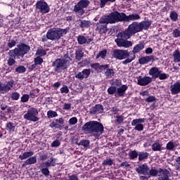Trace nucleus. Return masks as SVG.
Wrapping results in <instances>:
<instances>
[{
  "instance_id": "2f4dec72",
  "label": "nucleus",
  "mask_w": 180,
  "mask_h": 180,
  "mask_svg": "<svg viewBox=\"0 0 180 180\" xmlns=\"http://www.w3.org/2000/svg\"><path fill=\"white\" fill-rule=\"evenodd\" d=\"M55 165H56V162L52 163L49 161H46V162H43L40 165V168H49V167H54Z\"/></svg>"
},
{
  "instance_id": "13d9d810",
  "label": "nucleus",
  "mask_w": 180,
  "mask_h": 180,
  "mask_svg": "<svg viewBox=\"0 0 180 180\" xmlns=\"http://www.w3.org/2000/svg\"><path fill=\"white\" fill-rule=\"evenodd\" d=\"M103 165H113V160L110 158H107L103 161Z\"/></svg>"
},
{
  "instance_id": "dca6fc26",
  "label": "nucleus",
  "mask_w": 180,
  "mask_h": 180,
  "mask_svg": "<svg viewBox=\"0 0 180 180\" xmlns=\"http://www.w3.org/2000/svg\"><path fill=\"white\" fill-rule=\"evenodd\" d=\"M154 63L155 61V56H141V58L139 59V64L141 65H144V64H148V63Z\"/></svg>"
},
{
  "instance_id": "6ab92c4d",
  "label": "nucleus",
  "mask_w": 180,
  "mask_h": 180,
  "mask_svg": "<svg viewBox=\"0 0 180 180\" xmlns=\"http://www.w3.org/2000/svg\"><path fill=\"white\" fill-rule=\"evenodd\" d=\"M103 105L102 104H96L90 108L91 115H99L103 113Z\"/></svg>"
},
{
  "instance_id": "a878e982",
  "label": "nucleus",
  "mask_w": 180,
  "mask_h": 180,
  "mask_svg": "<svg viewBox=\"0 0 180 180\" xmlns=\"http://www.w3.org/2000/svg\"><path fill=\"white\" fill-rule=\"evenodd\" d=\"M139 23V27L141 28V32L143 30H148V28L151 26L152 21L151 20H144L141 21Z\"/></svg>"
},
{
  "instance_id": "e433bc0d",
  "label": "nucleus",
  "mask_w": 180,
  "mask_h": 180,
  "mask_svg": "<svg viewBox=\"0 0 180 180\" xmlns=\"http://www.w3.org/2000/svg\"><path fill=\"white\" fill-rule=\"evenodd\" d=\"M117 87L116 86H110L107 92L108 95H115V94H117Z\"/></svg>"
},
{
  "instance_id": "473e14b6",
  "label": "nucleus",
  "mask_w": 180,
  "mask_h": 180,
  "mask_svg": "<svg viewBox=\"0 0 180 180\" xmlns=\"http://www.w3.org/2000/svg\"><path fill=\"white\" fill-rule=\"evenodd\" d=\"M36 162H37V158L36 156H30L26 160V164H27V165H32V164H36Z\"/></svg>"
},
{
  "instance_id": "a211bd4d",
  "label": "nucleus",
  "mask_w": 180,
  "mask_h": 180,
  "mask_svg": "<svg viewBox=\"0 0 180 180\" xmlns=\"http://www.w3.org/2000/svg\"><path fill=\"white\" fill-rule=\"evenodd\" d=\"M91 41H94V38H89V37H85L82 34L77 37V43L81 46L83 44H89Z\"/></svg>"
},
{
  "instance_id": "774afa93",
  "label": "nucleus",
  "mask_w": 180,
  "mask_h": 180,
  "mask_svg": "<svg viewBox=\"0 0 180 180\" xmlns=\"http://www.w3.org/2000/svg\"><path fill=\"white\" fill-rule=\"evenodd\" d=\"M173 37L177 38L180 37V30L174 29L172 32Z\"/></svg>"
},
{
  "instance_id": "bf43d9fd",
  "label": "nucleus",
  "mask_w": 180,
  "mask_h": 180,
  "mask_svg": "<svg viewBox=\"0 0 180 180\" xmlns=\"http://www.w3.org/2000/svg\"><path fill=\"white\" fill-rule=\"evenodd\" d=\"M110 67V65H99L98 66V72H102V71H105V70L108 69Z\"/></svg>"
},
{
  "instance_id": "f3484780",
  "label": "nucleus",
  "mask_w": 180,
  "mask_h": 180,
  "mask_svg": "<svg viewBox=\"0 0 180 180\" xmlns=\"http://www.w3.org/2000/svg\"><path fill=\"white\" fill-rule=\"evenodd\" d=\"M136 171L140 175H148L150 168L148 167V165L147 164L144 163L143 165H139V167L136 168Z\"/></svg>"
},
{
  "instance_id": "f8f14e48",
  "label": "nucleus",
  "mask_w": 180,
  "mask_h": 180,
  "mask_svg": "<svg viewBox=\"0 0 180 180\" xmlns=\"http://www.w3.org/2000/svg\"><path fill=\"white\" fill-rule=\"evenodd\" d=\"M15 82L13 80L6 82L4 84H2V82H0V93L5 94L11 91L12 88H13Z\"/></svg>"
},
{
  "instance_id": "37998d69",
  "label": "nucleus",
  "mask_w": 180,
  "mask_h": 180,
  "mask_svg": "<svg viewBox=\"0 0 180 180\" xmlns=\"http://www.w3.org/2000/svg\"><path fill=\"white\" fill-rule=\"evenodd\" d=\"M36 54L37 56H39V57H44V56H46L47 52L43 49H38Z\"/></svg>"
},
{
  "instance_id": "c03bdc74",
  "label": "nucleus",
  "mask_w": 180,
  "mask_h": 180,
  "mask_svg": "<svg viewBox=\"0 0 180 180\" xmlns=\"http://www.w3.org/2000/svg\"><path fill=\"white\" fill-rule=\"evenodd\" d=\"M175 148V144L172 141H169L166 145V150H168L169 151H174V149Z\"/></svg>"
},
{
  "instance_id": "9d476101",
  "label": "nucleus",
  "mask_w": 180,
  "mask_h": 180,
  "mask_svg": "<svg viewBox=\"0 0 180 180\" xmlns=\"http://www.w3.org/2000/svg\"><path fill=\"white\" fill-rule=\"evenodd\" d=\"M35 8L37 11H39L42 15L50 12V6H49V4L46 1H38L35 4Z\"/></svg>"
},
{
  "instance_id": "09e8293b",
  "label": "nucleus",
  "mask_w": 180,
  "mask_h": 180,
  "mask_svg": "<svg viewBox=\"0 0 180 180\" xmlns=\"http://www.w3.org/2000/svg\"><path fill=\"white\" fill-rule=\"evenodd\" d=\"M15 72L23 74V72H26V68L23 65H20L15 68Z\"/></svg>"
},
{
  "instance_id": "423d86ee",
  "label": "nucleus",
  "mask_w": 180,
  "mask_h": 180,
  "mask_svg": "<svg viewBox=\"0 0 180 180\" xmlns=\"http://www.w3.org/2000/svg\"><path fill=\"white\" fill-rule=\"evenodd\" d=\"M109 25L124 22V13H120L117 11L111 12L109 15H103Z\"/></svg>"
},
{
  "instance_id": "412c9836",
  "label": "nucleus",
  "mask_w": 180,
  "mask_h": 180,
  "mask_svg": "<svg viewBox=\"0 0 180 180\" xmlns=\"http://www.w3.org/2000/svg\"><path fill=\"white\" fill-rule=\"evenodd\" d=\"M127 58L122 61V64L126 65V64H130L131 61L134 60H136V54H137L134 50L133 49L132 51H127Z\"/></svg>"
},
{
  "instance_id": "7c9ffc66",
  "label": "nucleus",
  "mask_w": 180,
  "mask_h": 180,
  "mask_svg": "<svg viewBox=\"0 0 180 180\" xmlns=\"http://www.w3.org/2000/svg\"><path fill=\"white\" fill-rule=\"evenodd\" d=\"M84 58V52L81 49H77L75 51V60L77 61H81Z\"/></svg>"
},
{
  "instance_id": "f704fd0d",
  "label": "nucleus",
  "mask_w": 180,
  "mask_h": 180,
  "mask_svg": "<svg viewBox=\"0 0 180 180\" xmlns=\"http://www.w3.org/2000/svg\"><path fill=\"white\" fill-rule=\"evenodd\" d=\"M169 18L172 22H176L178 20V13L175 11H172L170 12Z\"/></svg>"
},
{
  "instance_id": "69168bd1",
  "label": "nucleus",
  "mask_w": 180,
  "mask_h": 180,
  "mask_svg": "<svg viewBox=\"0 0 180 180\" xmlns=\"http://www.w3.org/2000/svg\"><path fill=\"white\" fill-rule=\"evenodd\" d=\"M112 85H114V86H118L119 88H120L122 86V80L116 79L112 82Z\"/></svg>"
},
{
  "instance_id": "cd10ccee",
  "label": "nucleus",
  "mask_w": 180,
  "mask_h": 180,
  "mask_svg": "<svg viewBox=\"0 0 180 180\" xmlns=\"http://www.w3.org/2000/svg\"><path fill=\"white\" fill-rule=\"evenodd\" d=\"M33 154H34L33 153V151L25 152L22 153V155H20L18 156V158H19V160H26V159L32 157L33 155Z\"/></svg>"
},
{
  "instance_id": "6e6552de",
  "label": "nucleus",
  "mask_w": 180,
  "mask_h": 180,
  "mask_svg": "<svg viewBox=\"0 0 180 180\" xmlns=\"http://www.w3.org/2000/svg\"><path fill=\"white\" fill-rule=\"evenodd\" d=\"M91 2L89 0H80L78 3L74 6L73 11L75 12L79 16H82L85 13V8H88Z\"/></svg>"
},
{
  "instance_id": "4c0bfd02",
  "label": "nucleus",
  "mask_w": 180,
  "mask_h": 180,
  "mask_svg": "<svg viewBox=\"0 0 180 180\" xmlns=\"http://www.w3.org/2000/svg\"><path fill=\"white\" fill-rule=\"evenodd\" d=\"M105 75L107 78H112L115 75V70L113 69L107 68Z\"/></svg>"
},
{
  "instance_id": "f257e3e1",
  "label": "nucleus",
  "mask_w": 180,
  "mask_h": 180,
  "mask_svg": "<svg viewBox=\"0 0 180 180\" xmlns=\"http://www.w3.org/2000/svg\"><path fill=\"white\" fill-rule=\"evenodd\" d=\"M139 32H141L139 22L136 21L133 22L125 30L120 32L117 34V39H115L117 46L118 47H125L126 49L131 47L133 44H131V41L127 40L131 36L136 34V33H139Z\"/></svg>"
},
{
  "instance_id": "c9c22d12",
  "label": "nucleus",
  "mask_w": 180,
  "mask_h": 180,
  "mask_svg": "<svg viewBox=\"0 0 180 180\" xmlns=\"http://www.w3.org/2000/svg\"><path fill=\"white\" fill-rule=\"evenodd\" d=\"M160 172V169H156L154 167H152L151 169H149L148 175L150 176H157Z\"/></svg>"
},
{
  "instance_id": "de8ad7c7",
  "label": "nucleus",
  "mask_w": 180,
  "mask_h": 180,
  "mask_svg": "<svg viewBox=\"0 0 180 180\" xmlns=\"http://www.w3.org/2000/svg\"><path fill=\"white\" fill-rule=\"evenodd\" d=\"M89 140L82 139L79 143V146H82L84 148H86V147L89 146Z\"/></svg>"
},
{
  "instance_id": "f03ea898",
  "label": "nucleus",
  "mask_w": 180,
  "mask_h": 180,
  "mask_svg": "<svg viewBox=\"0 0 180 180\" xmlns=\"http://www.w3.org/2000/svg\"><path fill=\"white\" fill-rule=\"evenodd\" d=\"M103 124L98 121H89L86 122L82 127L84 133H90L95 139H99L104 130Z\"/></svg>"
},
{
  "instance_id": "79ce46f5",
  "label": "nucleus",
  "mask_w": 180,
  "mask_h": 180,
  "mask_svg": "<svg viewBox=\"0 0 180 180\" xmlns=\"http://www.w3.org/2000/svg\"><path fill=\"white\" fill-rule=\"evenodd\" d=\"M19 98H20V94L17 91L12 92L11 94V98L12 101H18Z\"/></svg>"
},
{
  "instance_id": "7ed1b4c3",
  "label": "nucleus",
  "mask_w": 180,
  "mask_h": 180,
  "mask_svg": "<svg viewBox=\"0 0 180 180\" xmlns=\"http://www.w3.org/2000/svg\"><path fill=\"white\" fill-rule=\"evenodd\" d=\"M72 59L68 54L64 55L63 58H56L53 62H52V67L53 68V71L60 74L63 71H67L71 65V62Z\"/></svg>"
},
{
  "instance_id": "4d7b16f0",
  "label": "nucleus",
  "mask_w": 180,
  "mask_h": 180,
  "mask_svg": "<svg viewBox=\"0 0 180 180\" xmlns=\"http://www.w3.org/2000/svg\"><path fill=\"white\" fill-rule=\"evenodd\" d=\"M68 123L70 126H74V124L78 123V119L76 117H73L69 120Z\"/></svg>"
},
{
  "instance_id": "6e6d98bb",
  "label": "nucleus",
  "mask_w": 180,
  "mask_h": 180,
  "mask_svg": "<svg viewBox=\"0 0 180 180\" xmlns=\"http://www.w3.org/2000/svg\"><path fill=\"white\" fill-rule=\"evenodd\" d=\"M17 58L10 56V58L7 60L8 65H9L10 67H12V65H13L16 63V60H15Z\"/></svg>"
},
{
  "instance_id": "1a4fd4ad",
  "label": "nucleus",
  "mask_w": 180,
  "mask_h": 180,
  "mask_svg": "<svg viewBox=\"0 0 180 180\" xmlns=\"http://www.w3.org/2000/svg\"><path fill=\"white\" fill-rule=\"evenodd\" d=\"M38 115L39 110L35 108H31L28 109L27 113L24 115V119L30 122H39V118L37 117Z\"/></svg>"
},
{
  "instance_id": "9b49d317",
  "label": "nucleus",
  "mask_w": 180,
  "mask_h": 180,
  "mask_svg": "<svg viewBox=\"0 0 180 180\" xmlns=\"http://www.w3.org/2000/svg\"><path fill=\"white\" fill-rule=\"evenodd\" d=\"M127 50L115 49L112 53V57L117 60H126V58H127Z\"/></svg>"
},
{
  "instance_id": "5fc2aeb1",
  "label": "nucleus",
  "mask_w": 180,
  "mask_h": 180,
  "mask_svg": "<svg viewBox=\"0 0 180 180\" xmlns=\"http://www.w3.org/2000/svg\"><path fill=\"white\" fill-rule=\"evenodd\" d=\"M41 168V172L43 174V175H45V176H49L50 175V170H49V168L47 167H40Z\"/></svg>"
},
{
  "instance_id": "b1692460",
  "label": "nucleus",
  "mask_w": 180,
  "mask_h": 180,
  "mask_svg": "<svg viewBox=\"0 0 180 180\" xmlns=\"http://www.w3.org/2000/svg\"><path fill=\"white\" fill-rule=\"evenodd\" d=\"M170 91L172 95H178V94H180V82H176L174 84H172L170 86Z\"/></svg>"
},
{
  "instance_id": "bb28decb",
  "label": "nucleus",
  "mask_w": 180,
  "mask_h": 180,
  "mask_svg": "<svg viewBox=\"0 0 180 180\" xmlns=\"http://www.w3.org/2000/svg\"><path fill=\"white\" fill-rule=\"evenodd\" d=\"M145 47L146 43H144V41H140L139 44L134 46L133 50L137 53H140L142 50H144Z\"/></svg>"
},
{
  "instance_id": "4be33fe9",
  "label": "nucleus",
  "mask_w": 180,
  "mask_h": 180,
  "mask_svg": "<svg viewBox=\"0 0 180 180\" xmlns=\"http://www.w3.org/2000/svg\"><path fill=\"white\" fill-rule=\"evenodd\" d=\"M127 89H129V86L126 84H122L120 87L117 88V94L115 96H117L118 98H123Z\"/></svg>"
},
{
  "instance_id": "a18cd8bd",
  "label": "nucleus",
  "mask_w": 180,
  "mask_h": 180,
  "mask_svg": "<svg viewBox=\"0 0 180 180\" xmlns=\"http://www.w3.org/2000/svg\"><path fill=\"white\" fill-rule=\"evenodd\" d=\"M108 2H110V4H113V2H116V0H101L100 8H105Z\"/></svg>"
},
{
  "instance_id": "3c124183",
  "label": "nucleus",
  "mask_w": 180,
  "mask_h": 180,
  "mask_svg": "<svg viewBox=\"0 0 180 180\" xmlns=\"http://www.w3.org/2000/svg\"><path fill=\"white\" fill-rule=\"evenodd\" d=\"M144 118L135 119L131 122V126H136V124H140V123H144Z\"/></svg>"
},
{
  "instance_id": "c85d7f7f",
  "label": "nucleus",
  "mask_w": 180,
  "mask_h": 180,
  "mask_svg": "<svg viewBox=\"0 0 180 180\" xmlns=\"http://www.w3.org/2000/svg\"><path fill=\"white\" fill-rule=\"evenodd\" d=\"M15 124L13 122H8L6 124V130L9 133H13L15 131Z\"/></svg>"
},
{
  "instance_id": "c756f323",
  "label": "nucleus",
  "mask_w": 180,
  "mask_h": 180,
  "mask_svg": "<svg viewBox=\"0 0 180 180\" xmlns=\"http://www.w3.org/2000/svg\"><path fill=\"white\" fill-rule=\"evenodd\" d=\"M148 155H150V154L147 152H139V161H144V160H148Z\"/></svg>"
},
{
  "instance_id": "4468645a",
  "label": "nucleus",
  "mask_w": 180,
  "mask_h": 180,
  "mask_svg": "<svg viewBox=\"0 0 180 180\" xmlns=\"http://www.w3.org/2000/svg\"><path fill=\"white\" fill-rule=\"evenodd\" d=\"M64 118L60 117L59 119H56L49 124V127L51 129H59V130L63 129V126L64 124Z\"/></svg>"
},
{
  "instance_id": "e2e57ef3",
  "label": "nucleus",
  "mask_w": 180,
  "mask_h": 180,
  "mask_svg": "<svg viewBox=\"0 0 180 180\" xmlns=\"http://www.w3.org/2000/svg\"><path fill=\"white\" fill-rule=\"evenodd\" d=\"M20 102H22L23 103L29 102V94H23L21 97Z\"/></svg>"
},
{
  "instance_id": "2eb2a0df",
  "label": "nucleus",
  "mask_w": 180,
  "mask_h": 180,
  "mask_svg": "<svg viewBox=\"0 0 180 180\" xmlns=\"http://www.w3.org/2000/svg\"><path fill=\"white\" fill-rule=\"evenodd\" d=\"M141 17L139 13H132L129 15L124 13V22H136V20H140Z\"/></svg>"
},
{
  "instance_id": "864d4df0",
  "label": "nucleus",
  "mask_w": 180,
  "mask_h": 180,
  "mask_svg": "<svg viewBox=\"0 0 180 180\" xmlns=\"http://www.w3.org/2000/svg\"><path fill=\"white\" fill-rule=\"evenodd\" d=\"M34 62L35 63V65H41L43 64V59L40 56H37L34 59Z\"/></svg>"
},
{
  "instance_id": "58836bf2",
  "label": "nucleus",
  "mask_w": 180,
  "mask_h": 180,
  "mask_svg": "<svg viewBox=\"0 0 180 180\" xmlns=\"http://www.w3.org/2000/svg\"><path fill=\"white\" fill-rule=\"evenodd\" d=\"M129 157L130 160H136L139 157V153H137V150H131L129 153Z\"/></svg>"
},
{
  "instance_id": "49530a36",
  "label": "nucleus",
  "mask_w": 180,
  "mask_h": 180,
  "mask_svg": "<svg viewBox=\"0 0 180 180\" xmlns=\"http://www.w3.org/2000/svg\"><path fill=\"white\" fill-rule=\"evenodd\" d=\"M106 54H108V50L104 49L103 51H100L96 56V58H99V57H101V58H105Z\"/></svg>"
},
{
  "instance_id": "20e7f679",
  "label": "nucleus",
  "mask_w": 180,
  "mask_h": 180,
  "mask_svg": "<svg viewBox=\"0 0 180 180\" xmlns=\"http://www.w3.org/2000/svg\"><path fill=\"white\" fill-rule=\"evenodd\" d=\"M30 51V46L21 43L17 45L14 49L10 50L8 52V56L13 57V58H23L25 54H27Z\"/></svg>"
},
{
  "instance_id": "ea45409f",
  "label": "nucleus",
  "mask_w": 180,
  "mask_h": 180,
  "mask_svg": "<svg viewBox=\"0 0 180 180\" xmlns=\"http://www.w3.org/2000/svg\"><path fill=\"white\" fill-rule=\"evenodd\" d=\"M57 116H58V114L54 110H50L47 112L48 119H53V117H57Z\"/></svg>"
},
{
  "instance_id": "338daca9",
  "label": "nucleus",
  "mask_w": 180,
  "mask_h": 180,
  "mask_svg": "<svg viewBox=\"0 0 180 180\" xmlns=\"http://www.w3.org/2000/svg\"><path fill=\"white\" fill-rule=\"evenodd\" d=\"M155 101H156V98L154 96H149L148 98H145V101L148 102V103L155 102Z\"/></svg>"
},
{
  "instance_id": "603ef678",
  "label": "nucleus",
  "mask_w": 180,
  "mask_h": 180,
  "mask_svg": "<svg viewBox=\"0 0 180 180\" xmlns=\"http://www.w3.org/2000/svg\"><path fill=\"white\" fill-rule=\"evenodd\" d=\"M115 117V123H117L118 124H122V123H123V122L124 121V117L123 116V115H117Z\"/></svg>"
},
{
  "instance_id": "0eeeda50",
  "label": "nucleus",
  "mask_w": 180,
  "mask_h": 180,
  "mask_svg": "<svg viewBox=\"0 0 180 180\" xmlns=\"http://www.w3.org/2000/svg\"><path fill=\"white\" fill-rule=\"evenodd\" d=\"M108 25L109 23L103 15L95 25L96 32H98V34H106L108 30H109V28H108Z\"/></svg>"
},
{
  "instance_id": "aec40b11",
  "label": "nucleus",
  "mask_w": 180,
  "mask_h": 180,
  "mask_svg": "<svg viewBox=\"0 0 180 180\" xmlns=\"http://www.w3.org/2000/svg\"><path fill=\"white\" fill-rule=\"evenodd\" d=\"M169 171L167 169L159 168L158 180H169Z\"/></svg>"
},
{
  "instance_id": "ddd939ff",
  "label": "nucleus",
  "mask_w": 180,
  "mask_h": 180,
  "mask_svg": "<svg viewBox=\"0 0 180 180\" xmlns=\"http://www.w3.org/2000/svg\"><path fill=\"white\" fill-rule=\"evenodd\" d=\"M137 81L138 85H140L141 86H146V85H148V84H151V82H153V78L148 76H145L143 77L139 76L137 77Z\"/></svg>"
},
{
  "instance_id": "0e129e2a",
  "label": "nucleus",
  "mask_w": 180,
  "mask_h": 180,
  "mask_svg": "<svg viewBox=\"0 0 180 180\" xmlns=\"http://www.w3.org/2000/svg\"><path fill=\"white\" fill-rule=\"evenodd\" d=\"M61 94H68L70 92V89H68V86L67 85H63L62 88L60 89Z\"/></svg>"
},
{
  "instance_id": "72a5a7b5",
  "label": "nucleus",
  "mask_w": 180,
  "mask_h": 180,
  "mask_svg": "<svg viewBox=\"0 0 180 180\" xmlns=\"http://www.w3.org/2000/svg\"><path fill=\"white\" fill-rule=\"evenodd\" d=\"M173 57L175 63H180V51L176 50L173 52Z\"/></svg>"
},
{
  "instance_id": "39448f33",
  "label": "nucleus",
  "mask_w": 180,
  "mask_h": 180,
  "mask_svg": "<svg viewBox=\"0 0 180 180\" xmlns=\"http://www.w3.org/2000/svg\"><path fill=\"white\" fill-rule=\"evenodd\" d=\"M68 32H70V27H66L65 29L53 27L47 31L46 37L49 40L56 41V40H60L61 37L65 36Z\"/></svg>"
},
{
  "instance_id": "680f3d73",
  "label": "nucleus",
  "mask_w": 180,
  "mask_h": 180,
  "mask_svg": "<svg viewBox=\"0 0 180 180\" xmlns=\"http://www.w3.org/2000/svg\"><path fill=\"white\" fill-rule=\"evenodd\" d=\"M16 41H15L14 39L9 41L7 43V47H8V49H12L13 47H15V46H16Z\"/></svg>"
},
{
  "instance_id": "052dcab7",
  "label": "nucleus",
  "mask_w": 180,
  "mask_h": 180,
  "mask_svg": "<svg viewBox=\"0 0 180 180\" xmlns=\"http://www.w3.org/2000/svg\"><path fill=\"white\" fill-rule=\"evenodd\" d=\"M169 77V75H167V73H161L160 72L158 78H159V79L160 80H164V79H167Z\"/></svg>"
},
{
  "instance_id": "a19ab883",
  "label": "nucleus",
  "mask_w": 180,
  "mask_h": 180,
  "mask_svg": "<svg viewBox=\"0 0 180 180\" xmlns=\"http://www.w3.org/2000/svg\"><path fill=\"white\" fill-rule=\"evenodd\" d=\"M162 145L160 144V143L156 142L152 145L153 151H161L162 149L161 148Z\"/></svg>"
},
{
  "instance_id": "5701e85b",
  "label": "nucleus",
  "mask_w": 180,
  "mask_h": 180,
  "mask_svg": "<svg viewBox=\"0 0 180 180\" xmlns=\"http://www.w3.org/2000/svg\"><path fill=\"white\" fill-rule=\"evenodd\" d=\"M161 70L157 67H153L149 70L148 74L153 78V79H157L158 78Z\"/></svg>"
},
{
  "instance_id": "393cba45",
  "label": "nucleus",
  "mask_w": 180,
  "mask_h": 180,
  "mask_svg": "<svg viewBox=\"0 0 180 180\" xmlns=\"http://www.w3.org/2000/svg\"><path fill=\"white\" fill-rule=\"evenodd\" d=\"M77 25L80 29H88L91 27V21L86 20H77Z\"/></svg>"
},
{
  "instance_id": "8fccbe9b",
  "label": "nucleus",
  "mask_w": 180,
  "mask_h": 180,
  "mask_svg": "<svg viewBox=\"0 0 180 180\" xmlns=\"http://www.w3.org/2000/svg\"><path fill=\"white\" fill-rule=\"evenodd\" d=\"M82 74L83 75V78H88V77L91 75V69H84L82 71Z\"/></svg>"
}]
</instances>
